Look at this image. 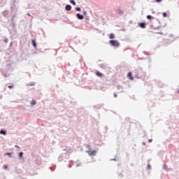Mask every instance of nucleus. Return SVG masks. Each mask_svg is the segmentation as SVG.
<instances>
[{"instance_id":"20","label":"nucleus","mask_w":179,"mask_h":179,"mask_svg":"<svg viewBox=\"0 0 179 179\" xmlns=\"http://www.w3.org/2000/svg\"><path fill=\"white\" fill-rule=\"evenodd\" d=\"M157 2H162V0H155Z\"/></svg>"},{"instance_id":"7","label":"nucleus","mask_w":179,"mask_h":179,"mask_svg":"<svg viewBox=\"0 0 179 179\" xmlns=\"http://www.w3.org/2000/svg\"><path fill=\"white\" fill-rule=\"evenodd\" d=\"M96 75L99 78H101V76H103V73H100V71H96Z\"/></svg>"},{"instance_id":"2","label":"nucleus","mask_w":179,"mask_h":179,"mask_svg":"<svg viewBox=\"0 0 179 179\" xmlns=\"http://www.w3.org/2000/svg\"><path fill=\"white\" fill-rule=\"evenodd\" d=\"M87 153H89V155L90 156H94L96 155V153H97V151L96 150H92L90 148L89 150L87 151Z\"/></svg>"},{"instance_id":"6","label":"nucleus","mask_w":179,"mask_h":179,"mask_svg":"<svg viewBox=\"0 0 179 179\" xmlns=\"http://www.w3.org/2000/svg\"><path fill=\"white\" fill-rule=\"evenodd\" d=\"M76 17H78V19H79V20H83V15H82L78 13V14L76 15Z\"/></svg>"},{"instance_id":"22","label":"nucleus","mask_w":179,"mask_h":179,"mask_svg":"<svg viewBox=\"0 0 179 179\" xmlns=\"http://www.w3.org/2000/svg\"><path fill=\"white\" fill-rule=\"evenodd\" d=\"M114 97H117V94H114Z\"/></svg>"},{"instance_id":"4","label":"nucleus","mask_w":179,"mask_h":179,"mask_svg":"<svg viewBox=\"0 0 179 179\" xmlns=\"http://www.w3.org/2000/svg\"><path fill=\"white\" fill-rule=\"evenodd\" d=\"M128 78H129L130 80H134V77H132V73L129 72L127 74Z\"/></svg>"},{"instance_id":"18","label":"nucleus","mask_w":179,"mask_h":179,"mask_svg":"<svg viewBox=\"0 0 179 179\" xmlns=\"http://www.w3.org/2000/svg\"><path fill=\"white\" fill-rule=\"evenodd\" d=\"M8 88L9 89H13V85H8Z\"/></svg>"},{"instance_id":"21","label":"nucleus","mask_w":179,"mask_h":179,"mask_svg":"<svg viewBox=\"0 0 179 179\" xmlns=\"http://www.w3.org/2000/svg\"><path fill=\"white\" fill-rule=\"evenodd\" d=\"M8 156H10V152L7 153Z\"/></svg>"},{"instance_id":"12","label":"nucleus","mask_w":179,"mask_h":179,"mask_svg":"<svg viewBox=\"0 0 179 179\" xmlns=\"http://www.w3.org/2000/svg\"><path fill=\"white\" fill-rule=\"evenodd\" d=\"M36 100H32L31 101V105H32V106H34L35 104H36Z\"/></svg>"},{"instance_id":"1","label":"nucleus","mask_w":179,"mask_h":179,"mask_svg":"<svg viewBox=\"0 0 179 179\" xmlns=\"http://www.w3.org/2000/svg\"><path fill=\"white\" fill-rule=\"evenodd\" d=\"M110 44L113 45V47H120V42L115 40H111L109 41Z\"/></svg>"},{"instance_id":"16","label":"nucleus","mask_w":179,"mask_h":179,"mask_svg":"<svg viewBox=\"0 0 179 179\" xmlns=\"http://www.w3.org/2000/svg\"><path fill=\"white\" fill-rule=\"evenodd\" d=\"M19 156H20V157H22L23 156V152H20Z\"/></svg>"},{"instance_id":"10","label":"nucleus","mask_w":179,"mask_h":179,"mask_svg":"<svg viewBox=\"0 0 179 179\" xmlns=\"http://www.w3.org/2000/svg\"><path fill=\"white\" fill-rule=\"evenodd\" d=\"M0 134H1V135H6V131H5L4 130H1V131H0Z\"/></svg>"},{"instance_id":"19","label":"nucleus","mask_w":179,"mask_h":179,"mask_svg":"<svg viewBox=\"0 0 179 179\" xmlns=\"http://www.w3.org/2000/svg\"><path fill=\"white\" fill-rule=\"evenodd\" d=\"M152 141H153V140H152V139H149V140H148V142L150 143V142H152Z\"/></svg>"},{"instance_id":"17","label":"nucleus","mask_w":179,"mask_h":179,"mask_svg":"<svg viewBox=\"0 0 179 179\" xmlns=\"http://www.w3.org/2000/svg\"><path fill=\"white\" fill-rule=\"evenodd\" d=\"M3 169H5V170H6V169H8V166H6V165H3Z\"/></svg>"},{"instance_id":"5","label":"nucleus","mask_w":179,"mask_h":179,"mask_svg":"<svg viewBox=\"0 0 179 179\" xmlns=\"http://www.w3.org/2000/svg\"><path fill=\"white\" fill-rule=\"evenodd\" d=\"M72 9V6L71 5H66L65 7V10L69 11Z\"/></svg>"},{"instance_id":"3","label":"nucleus","mask_w":179,"mask_h":179,"mask_svg":"<svg viewBox=\"0 0 179 179\" xmlns=\"http://www.w3.org/2000/svg\"><path fill=\"white\" fill-rule=\"evenodd\" d=\"M138 24L141 29H146V23L140 22Z\"/></svg>"},{"instance_id":"26","label":"nucleus","mask_w":179,"mask_h":179,"mask_svg":"<svg viewBox=\"0 0 179 179\" xmlns=\"http://www.w3.org/2000/svg\"><path fill=\"white\" fill-rule=\"evenodd\" d=\"M178 93H179V90H178Z\"/></svg>"},{"instance_id":"8","label":"nucleus","mask_w":179,"mask_h":179,"mask_svg":"<svg viewBox=\"0 0 179 179\" xmlns=\"http://www.w3.org/2000/svg\"><path fill=\"white\" fill-rule=\"evenodd\" d=\"M32 45L33 46L36 48V47H37V44L36 43V41L34 39H33L31 41Z\"/></svg>"},{"instance_id":"24","label":"nucleus","mask_w":179,"mask_h":179,"mask_svg":"<svg viewBox=\"0 0 179 179\" xmlns=\"http://www.w3.org/2000/svg\"><path fill=\"white\" fill-rule=\"evenodd\" d=\"M148 169H150V165H148Z\"/></svg>"},{"instance_id":"25","label":"nucleus","mask_w":179,"mask_h":179,"mask_svg":"<svg viewBox=\"0 0 179 179\" xmlns=\"http://www.w3.org/2000/svg\"><path fill=\"white\" fill-rule=\"evenodd\" d=\"M15 148H19V146H17V145H15Z\"/></svg>"},{"instance_id":"23","label":"nucleus","mask_w":179,"mask_h":179,"mask_svg":"<svg viewBox=\"0 0 179 179\" xmlns=\"http://www.w3.org/2000/svg\"><path fill=\"white\" fill-rule=\"evenodd\" d=\"M83 13H84V15H86V11H84Z\"/></svg>"},{"instance_id":"15","label":"nucleus","mask_w":179,"mask_h":179,"mask_svg":"<svg viewBox=\"0 0 179 179\" xmlns=\"http://www.w3.org/2000/svg\"><path fill=\"white\" fill-rule=\"evenodd\" d=\"M76 10H78V12H80V8H79V7H77V8H76Z\"/></svg>"},{"instance_id":"14","label":"nucleus","mask_w":179,"mask_h":179,"mask_svg":"<svg viewBox=\"0 0 179 179\" xmlns=\"http://www.w3.org/2000/svg\"><path fill=\"white\" fill-rule=\"evenodd\" d=\"M152 17V15H147V19H148V20H150Z\"/></svg>"},{"instance_id":"11","label":"nucleus","mask_w":179,"mask_h":179,"mask_svg":"<svg viewBox=\"0 0 179 179\" xmlns=\"http://www.w3.org/2000/svg\"><path fill=\"white\" fill-rule=\"evenodd\" d=\"M69 1L72 3V5H76V2H75V0H69Z\"/></svg>"},{"instance_id":"13","label":"nucleus","mask_w":179,"mask_h":179,"mask_svg":"<svg viewBox=\"0 0 179 179\" xmlns=\"http://www.w3.org/2000/svg\"><path fill=\"white\" fill-rule=\"evenodd\" d=\"M162 16H163L164 17H167V13H162Z\"/></svg>"},{"instance_id":"9","label":"nucleus","mask_w":179,"mask_h":179,"mask_svg":"<svg viewBox=\"0 0 179 179\" xmlns=\"http://www.w3.org/2000/svg\"><path fill=\"white\" fill-rule=\"evenodd\" d=\"M109 38H115V36L114 35V34H109Z\"/></svg>"}]
</instances>
